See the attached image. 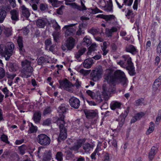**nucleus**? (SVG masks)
Masks as SVG:
<instances>
[{
    "instance_id": "c03bdc74",
    "label": "nucleus",
    "mask_w": 161,
    "mask_h": 161,
    "mask_svg": "<svg viewBox=\"0 0 161 161\" xmlns=\"http://www.w3.org/2000/svg\"><path fill=\"white\" fill-rule=\"evenodd\" d=\"M126 16L127 18L129 19L130 18H133L135 16V14H134L132 11L129 10L127 14L126 15Z\"/></svg>"
},
{
    "instance_id": "c9c22d12",
    "label": "nucleus",
    "mask_w": 161,
    "mask_h": 161,
    "mask_svg": "<svg viewBox=\"0 0 161 161\" xmlns=\"http://www.w3.org/2000/svg\"><path fill=\"white\" fill-rule=\"evenodd\" d=\"M6 16V12L4 10H0V23H2Z\"/></svg>"
},
{
    "instance_id": "052dcab7",
    "label": "nucleus",
    "mask_w": 161,
    "mask_h": 161,
    "mask_svg": "<svg viewBox=\"0 0 161 161\" xmlns=\"http://www.w3.org/2000/svg\"><path fill=\"white\" fill-rule=\"evenodd\" d=\"M144 114L143 112H140L138 113L135 115L136 117L138 120L140 119L144 115Z\"/></svg>"
},
{
    "instance_id": "09e8293b",
    "label": "nucleus",
    "mask_w": 161,
    "mask_h": 161,
    "mask_svg": "<svg viewBox=\"0 0 161 161\" xmlns=\"http://www.w3.org/2000/svg\"><path fill=\"white\" fill-rule=\"evenodd\" d=\"M1 140L3 142L7 143H9V142L8 141V137L6 135H5L4 134L2 135L1 136Z\"/></svg>"
},
{
    "instance_id": "a878e982",
    "label": "nucleus",
    "mask_w": 161,
    "mask_h": 161,
    "mask_svg": "<svg viewBox=\"0 0 161 161\" xmlns=\"http://www.w3.org/2000/svg\"><path fill=\"white\" fill-rule=\"evenodd\" d=\"M41 113L39 111L35 113L33 115L34 120L36 123L39 122L41 118Z\"/></svg>"
},
{
    "instance_id": "a19ab883",
    "label": "nucleus",
    "mask_w": 161,
    "mask_h": 161,
    "mask_svg": "<svg viewBox=\"0 0 161 161\" xmlns=\"http://www.w3.org/2000/svg\"><path fill=\"white\" fill-rule=\"evenodd\" d=\"M65 149V153H66V158L67 159H69L70 158V148L69 147H66Z\"/></svg>"
},
{
    "instance_id": "9d476101",
    "label": "nucleus",
    "mask_w": 161,
    "mask_h": 161,
    "mask_svg": "<svg viewBox=\"0 0 161 161\" xmlns=\"http://www.w3.org/2000/svg\"><path fill=\"white\" fill-rule=\"evenodd\" d=\"M58 111L59 113V117L57 120V123H59L60 122H61L62 121H64V114L66 111V108L64 105H62L58 108Z\"/></svg>"
},
{
    "instance_id": "b1692460",
    "label": "nucleus",
    "mask_w": 161,
    "mask_h": 161,
    "mask_svg": "<svg viewBox=\"0 0 161 161\" xmlns=\"http://www.w3.org/2000/svg\"><path fill=\"white\" fill-rule=\"evenodd\" d=\"M126 50L127 52L130 53L133 55L136 54L137 52L136 48L132 45H130L127 47Z\"/></svg>"
},
{
    "instance_id": "4c0bfd02",
    "label": "nucleus",
    "mask_w": 161,
    "mask_h": 161,
    "mask_svg": "<svg viewBox=\"0 0 161 161\" xmlns=\"http://www.w3.org/2000/svg\"><path fill=\"white\" fill-rule=\"evenodd\" d=\"M55 158L58 161H62L63 160V154L62 152H58L55 155Z\"/></svg>"
},
{
    "instance_id": "ddd939ff",
    "label": "nucleus",
    "mask_w": 161,
    "mask_h": 161,
    "mask_svg": "<svg viewBox=\"0 0 161 161\" xmlns=\"http://www.w3.org/2000/svg\"><path fill=\"white\" fill-rule=\"evenodd\" d=\"M84 113L88 119H92L98 116L97 113L93 110H86L84 111Z\"/></svg>"
},
{
    "instance_id": "e2e57ef3",
    "label": "nucleus",
    "mask_w": 161,
    "mask_h": 161,
    "mask_svg": "<svg viewBox=\"0 0 161 161\" xmlns=\"http://www.w3.org/2000/svg\"><path fill=\"white\" fill-rule=\"evenodd\" d=\"M77 41L76 40L71 37V49L73 48L75 45Z\"/></svg>"
},
{
    "instance_id": "2eb2a0df",
    "label": "nucleus",
    "mask_w": 161,
    "mask_h": 161,
    "mask_svg": "<svg viewBox=\"0 0 161 161\" xmlns=\"http://www.w3.org/2000/svg\"><path fill=\"white\" fill-rule=\"evenodd\" d=\"M11 19L13 20L17 21L19 19V12L15 9H13L10 11Z\"/></svg>"
},
{
    "instance_id": "7c9ffc66",
    "label": "nucleus",
    "mask_w": 161,
    "mask_h": 161,
    "mask_svg": "<svg viewBox=\"0 0 161 161\" xmlns=\"http://www.w3.org/2000/svg\"><path fill=\"white\" fill-rule=\"evenodd\" d=\"M83 45H86L87 46L90 45L92 43L91 40L88 36H86L83 40Z\"/></svg>"
},
{
    "instance_id": "3c124183",
    "label": "nucleus",
    "mask_w": 161,
    "mask_h": 161,
    "mask_svg": "<svg viewBox=\"0 0 161 161\" xmlns=\"http://www.w3.org/2000/svg\"><path fill=\"white\" fill-rule=\"evenodd\" d=\"M64 9V6H61L57 10V13L58 14L62 15L63 14V10Z\"/></svg>"
},
{
    "instance_id": "6e6d98bb",
    "label": "nucleus",
    "mask_w": 161,
    "mask_h": 161,
    "mask_svg": "<svg viewBox=\"0 0 161 161\" xmlns=\"http://www.w3.org/2000/svg\"><path fill=\"white\" fill-rule=\"evenodd\" d=\"M86 93L92 98H93L95 96V93L90 90L86 91Z\"/></svg>"
},
{
    "instance_id": "f3484780",
    "label": "nucleus",
    "mask_w": 161,
    "mask_h": 161,
    "mask_svg": "<svg viewBox=\"0 0 161 161\" xmlns=\"http://www.w3.org/2000/svg\"><path fill=\"white\" fill-rule=\"evenodd\" d=\"M71 8L77 9L80 11H83L86 9V8L84 4L82 2H81V7L78 6L77 4L74 3H71Z\"/></svg>"
},
{
    "instance_id": "de8ad7c7",
    "label": "nucleus",
    "mask_w": 161,
    "mask_h": 161,
    "mask_svg": "<svg viewBox=\"0 0 161 161\" xmlns=\"http://www.w3.org/2000/svg\"><path fill=\"white\" fill-rule=\"evenodd\" d=\"M46 62L45 59L44 57H42L39 58L37 60V63L39 65H41Z\"/></svg>"
},
{
    "instance_id": "49530a36",
    "label": "nucleus",
    "mask_w": 161,
    "mask_h": 161,
    "mask_svg": "<svg viewBox=\"0 0 161 161\" xmlns=\"http://www.w3.org/2000/svg\"><path fill=\"white\" fill-rule=\"evenodd\" d=\"M161 119V110L159 111L158 113L156 119L155 123L156 124L158 125L160 120Z\"/></svg>"
},
{
    "instance_id": "4be33fe9",
    "label": "nucleus",
    "mask_w": 161,
    "mask_h": 161,
    "mask_svg": "<svg viewBox=\"0 0 161 161\" xmlns=\"http://www.w3.org/2000/svg\"><path fill=\"white\" fill-rule=\"evenodd\" d=\"M47 23V21L45 19H39L36 21L37 26L40 28H43Z\"/></svg>"
},
{
    "instance_id": "f03ea898",
    "label": "nucleus",
    "mask_w": 161,
    "mask_h": 161,
    "mask_svg": "<svg viewBox=\"0 0 161 161\" xmlns=\"http://www.w3.org/2000/svg\"><path fill=\"white\" fill-rule=\"evenodd\" d=\"M123 60H117V64L121 67L126 68L128 70L131 75H133L135 73L134 67L131 61V58L128 55H124L122 56Z\"/></svg>"
},
{
    "instance_id": "f257e3e1",
    "label": "nucleus",
    "mask_w": 161,
    "mask_h": 161,
    "mask_svg": "<svg viewBox=\"0 0 161 161\" xmlns=\"http://www.w3.org/2000/svg\"><path fill=\"white\" fill-rule=\"evenodd\" d=\"M104 78L108 82L112 84L121 81L124 86H126L127 79L124 72L120 70H117L114 72L110 70H107L105 73Z\"/></svg>"
},
{
    "instance_id": "412c9836",
    "label": "nucleus",
    "mask_w": 161,
    "mask_h": 161,
    "mask_svg": "<svg viewBox=\"0 0 161 161\" xmlns=\"http://www.w3.org/2000/svg\"><path fill=\"white\" fill-rule=\"evenodd\" d=\"M97 17L104 19L107 21L112 20L114 19L115 18V16L113 15L99 14L97 15Z\"/></svg>"
},
{
    "instance_id": "603ef678",
    "label": "nucleus",
    "mask_w": 161,
    "mask_h": 161,
    "mask_svg": "<svg viewBox=\"0 0 161 161\" xmlns=\"http://www.w3.org/2000/svg\"><path fill=\"white\" fill-rule=\"evenodd\" d=\"M90 71L91 70H87L84 69H81L80 71V73L83 75H88L90 73Z\"/></svg>"
},
{
    "instance_id": "c85d7f7f",
    "label": "nucleus",
    "mask_w": 161,
    "mask_h": 161,
    "mask_svg": "<svg viewBox=\"0 0 161 161\" xmlns=\"http://www.w3.org/2000/svg\"><path fill=\"white\" fill-rule=\"evenodd\" d=\"M117 31V28L115 27H113L111 29H106L105 33L108 37H109L112 36L113 32H115Z\"/></svg>"
},
{
    "instance_id": "473e14b6",
    "label": "nucleus",
    "mask_w": 161,
    "mask_h": 161,
    "mask_svg": "<svg viewBox=\"0 0 161 161\" xmlns=\"http://www.w3.org/2000/svg\"><path fill=\"white\" fill-rule=\"evenodd\" d=\"M3 32L6 36L8 37L12 34L11 28L5 27L3 29Z\"/></svg>"
},
{
    "instance_id": "393cba45",
    "label": "nucleus",
    "mask_w": 161,
    "mask_h": 161,
    "mask_svg": "<svg viewBox=\"0 0 161 161\" xmlns=\"http://www.w3.org/2000/svg\"><path fill=\"white\" fill-rule=\"evenodd\" d=\"M22 15L25 17L28 18L30 15V13L28 9L25 6L23 5L21 7Z\"/></svg>"
},
{
    "instance_id": "864d4df0",
    "label": "nucleus",
    "mask_w": 161,
    "mask_h": 161,
    "mask_svg": "<svg viewBox=\"0 0 161 161\" xmlns=\"http://www.w3.org/2000/svg\"><path fill=\"white\" fill-rule=\"evenodd\" d=\"M5 76V71L2 68L0 67V79L3 78Z\"/></svg>"
},
{
    "instance_id": "0e129e2a",
    "label": "nucleus",
    "mask_w": 161,
    "mask_h": 161,
    "mask_svg": "<svg viewBox=\"0 0 161 161\" xmlns=\"http://www.w3.org/2000/svg\"><path fill=\"white\" fill-rule=\"evenodd\" d=\"M2 91L3 92L4 94L5 95V97H8V94L9 91L7 87H5L2 89Z\"/></svg>"
},
{
    "instance_id": "1a4fd4ad",
    "label": "nucleus",
    "mask_w": 161,
    "mask_h": 161,
    "mask_svg": "<svg viewBox=\"0 0 161 161\" xmlns=\"http://www.w3.org/2000/svg\"><path fill=\"white\" fill-rule=\"evenodd\" d=\"M52 26L54 29L57 31H54L52 34L54 40L57 42L59 37V31H60V27L58 24L57 22L53 20L52 21Z\"/></svg>"
},
{
    "instance_id": "a211bd4d",
    "label": "nucleus",
    "mask_w": 161,
    "mask_h": 161,
    "mask_svg": "<svg viewBox=\"0 0 161 161\" xmlns=\"http://www.w3.org/2000/svg\"><path fill=\"white\" fill-rule=\"evenodd\" d=\"M157 151L158 148L157 147L154 146L152 147L148 155V158L151 161L153 159L156 153L157 152Z\"/></svg>"
},
{
    "instance_id": "cd10ccee",
    "label": "nucleus",
    "mask_w": 161,
    "mask_h": 161,
    "mask_svg": "<svg viewBox=\"0 0 161 161\" xmlns=\"http://www.w3.org/2000/svg\"><path fill=\"white\" fill-rule=\"evenodd\" d=\"M80 86L79 81L76 77L74 76L72 79H71V86H75L77 88Z\"/></svg>"
},
{
    "instance_id": "0eeeda50",
    "label": "nucleus",
    "mask_w": 161,
    "mask_h": 161,
    "mask_svg": "<svg viewBox=\"0 0 161 161\" xmlns=\"http://www.w3.org/2000/svg\"><path fill=\"white\" fill-rule=\"evenodd\" d=\"M102 73V69L99 67L93 70L91 74L92 80L94 81L99 80L101 78Z\"/></svg>"
},
{
    "instance_id": "f704fd0d",
    "label": "nucleus",
    "mask_w": 161,
    "mask_h": 161,
    "mask_svg": "<svg viewBox=\"0 0 161 161\" xmlns=\"http://www.w3.org/2000/svg\"><path fill=\"white\" fill-rule=\"evenodd\" d=\"M154 129V126L153 122H151L150 123V125L148 129L147 130L146 134L147 135H149L153 131Z\"/></svg>"
},
{
    "instance_id": "f8f14e48",
    "label": "nucleus",
    "mask_w": 161,
    "mask_h": 161,
    "mask_svg": "<svg viewBox=\"0 0 161 161\" xmlns=\"http://www.w3.org/2000/svg\"><path fill=\"white\" fill-rule=\"evenodd\" d=\"M85 141V139L84 138L77 140L74 143L73 146L71 148V150L74 151L78 150Z\"/></svg>"
},
{
    "instance_id": "680f3d73",
    "label": "nucleus",
    "mask_w": 161,
    "mask_h": 161,
    "mask_svg": "<svg viewBox=\"0 0 161 161\" xmlns=\"http://www.w3.org/2000/svg\"><path fill=\"white\" fill-rule=\"evenodd\" d=\"M103 161H110L109 159V155L108 153H106L103 157Z\"/></svg>"
},
{
    "instance_id": "5fc2aeb1",
    "label": "nucleus",
    "mask_w": 161,
    "mask_h": 161,
    "mask_svg": "<svg viewBox=\"0 0 161 161\" xmlns=\"http://www.w3.org/2000/svg\"><path fill=\"white\" fill-rule=\"evenodd\" d=\"M51 111V108L50 107L47 108L45 109L43 112V114L45 115L48 114H50Z\"/></svg>"
},
{
    "instance_id": "13d9d810",
    "label": "nucleus",
    "mask_w": 161,
    "mask_h": 161,
    "mask_svg": "<svg viewBox=\"0 0 161 161\" xmlns=\"http://www.w3.org/2000/svg\"><path fill=\"white\" fill-rule=\"evenodd\" d=\"M37 127L36 126H34L33 125V124H31V126L30 128V131L31 133H34L36 132L37 130Z\"/></svg>"
},
{
    "instance_id": "4468645a",
    "label": "nucleus",
    "mask_w": 161,
    "mask_h": 161,
    "mask_svg": "<svg viewBox=\"0 0 161 161\" xmlns=\"http://www.w3.org/2000/svg\"><path fill=\"white\" fill-rule=\"evenodd\" d=\"M80 105V101L78 99L72 97H71V107L75 108H78Z\"/></svg>"
},
{
    "instance_id": "58836bf2",
    "label": "nucleus",
    "mask_w": 161,
    "mask_h": 161,
    "mask_svg": "<svg viewBox=\"0 0 161 161\" xmlns=\"http://www.w3.org/2000/svg\"><path fill=\"white\" fill-rule=\"evenodd\" d=\"M48 1L53 6L55 7H58L60 4V2L57 0H48Z\"/></svg>"
},
{
    "instance_id": "c756f323",
    "label": "nucleus",
    "mask_w": 161,
    "mask_h": 161,
    "mask_svg": "<svg viewBox=\"0 0 161 161\" xmlns=\"http://www.w3.org/2000/svg\"><path fill=\"white\" fill-rule=\"evenodd\" d=\"M121 104L117 102H114L112 103L111 104V108L112 110H114L116 108H120Z\"/></svg>"
},
{
    "instance_id": "423d86ee",
    "label": "nucleus",
    "mask_w": 161,
    "mask_h": 161,
    "mask_svg": "<svg viewBox=\"0 0 161 161\" xmlns=\"http://www.w3.org/2000/svg\"><path fill=\"white\" fill-rule=\"evenodd\" d=\"M62 31L64 33L65 37L68 38L67 40L66 46L68 48H69L70 41V25H65L63 28Z\"/></svg>"
},
{
    "instance_id": "2f4dec72",
    "label": "nucleus",
    "mask_w": 161,
    "mask_h": 161,
    "mask_svg": "<svg viewBox=\"0 0 161 161\" xmlns=\"http://www.w3.org/2000/svg\"><path fill=\"white\" fill-rule=\"evenodd\" d=\"M107 43L104 42L103 45H101V49L103 52V55L104 56L106 55L108 52V50L107 49Z\"/></svg>"
},
{
    "instance_id": "39448f33",
    "label": "nucleus",
    "mask_w": 161,
    "mask_h": 161,
    "mask_svg": "<svg viewBox=\"0 0 161 161\" xmlns=\"http://www.w3.org/2000/svg\"><path fill=\"white\" fill-rule=\"evenodd\" d=\"M37 141L41 145L46 146L50 144L51 140L47 135L42 134L38 136L37 138Z\"/></svg>"
},
{
    "instance_id": "4d7b16f0",
    "label": "nucleus",
    "mask_w": 161,
    "mask_h": 161,
    "mask_svg": "<svg viewBox=\"0 0 161 161\" xmlns=\"http://www.w3.org/2000/svg\"><path fill=\"white\" fill-rule=\"evenodd\" d=\"M133 0H123V3L128 6H131L133 3Z\"/></svg>"
},
{
    "instance_id": "ea45409f",
    "label": "nucleus",
    "mask_w": 161,
    "mask_h": 161,
    "mask_svg": "<svg viewBox=\"0 0 161 161\" xmlns=\"http://www.w3.org/2000/svg\"><path fill=\"white\" fill-rule=\"evenodd\" d=\"M104 10L107 12H110L112 11V4L111 3H110L106 6L104 8Z\"/></svg>"
},
{
    "instance_id": "a18cd8bd",
    "label": "nucleus",
    "mask_w": 161,
    "mask_h": 161,
    "mask_svg": "<svg viewBox=\"0 0 161 161\" xmlns=\"http://www.w3.org/2000/svg\"><path fill=\"white\" fill-rule=\"evenodd\" d=\"M19 148L20 154L22 155L24 154L25 153V150L26 148L25 145H23L21 146H20Z\"/></svg>"
},
{
    "instance_id": "79ce46f5",
    "label": "nucleus",
    "mask_w": 161,
    "mask_h": 161,
    "mask_svg": "<svg viewBox=\"0 0 161 161\" xmlns=\"http://www.w3.org/2000/svg\"><path fill=\"white\" fill-rule=\"evenodd\" d=\"M51 152L49 151L47 155L44 157L43 159V161H49L52 158Z\"/></svg>"
},
{
    "instance_id": "8fccbe9b",
    "label": "nucleus",
    "mask_w": 161,
    "mask_h": 161,
    "mask_svg": "<svg viewBox=\"0 0 161 161\" xmlns=\"http://www.w3.org/2000/svg\"><path fill=\"white\" fill-rule=\"evenodd\" d=\"M40 8L42 11H45L47 8V6L46 4L41 3L40 5Z\"/></svg>"
},
{
    "instance_id": "9b49d317",
    "label": "nucleus",
    "mask_w": 161,
    "mask_h": 161,
    "mask_svg": "<svg viewBox=\"0 0 161 161\" xmlns=\"http://www.w3.org/2000/svg\"><path fill=\"white\" fill-rule=\"evenodd\" d=\"M60 87L65 90L69 91L70 90V85L69 81L67 79H65L62 81H59Z\"/></svg>"
},
{
    "instance_id": "7ed1b4c3",
    "label": "nucleus",
    "mask_w": 161,
    "mask_h": 161,
    "mask_svg": "<svg viewBox=\"0 0 161 161\" xmlns=\"http://www.w3.org/2000/svg\"><path fill=\"white\" fill-rule=\"evenodd\" d=\"M14 47V44L11 42H7L5 46L0 45V55L2 57H4L6 60H8L12 55Z\"/></svg>"
},
{
    "instance_id": "bb28decb",
    "label": "nucleus",
    "mask_w": 161,
    "mask_h": 161,
    "mask_svg": "<svg viewBox=\"0 0 161 161\" xmlns=\"http://www.w3.org/2000/svg\"><path fill=\"white\" fill-rule=\"evenodd\" d=\"M8 67L9 70L11 71H15L18 70L19 68L17 64L14 63H9Z\"/></svg>"
},
{
    "instance_id": "69168bd1",
    "label": "nucleus",
    "mask_w": 161,
    "mask_h": 161,
    "mask_svg": "<svg viewBox=\"0 0 161 161\" xmlns=\"http://www.w3.org/2000/svg\"><path fill=\"white\" fill-rule=\"evenodd\" d=\"M151 42L150 41H148L146 44V49L147 50L149 51L151 48Z\"/></svg>"
},
{
    "instance_id": "37998d69",
    "label": "nucleus",
    "mask_w": 161,
    "mask_h": 161,
    "mask_svg": "<svg viewBox=\"0 0 161 161\" xmlns=\"http://www.w3.org/2000/svg\"><path fill=\"white\" fill-rule=\"evenodd\" d=\"M52 42L51 39H48L45 41V45L46 46L45 49L48 50L49 47L51 45Z\"/></svg>"
},
{
    "instance_id": "dca6fc26",
    "label": "nucleus",
    "mask_w": 161,
    "mask_h": 161,
    "mask_svg": "<svg viewBox=\"0 0 161 161\" xmlns=\"http://www.w3.org/2000/svg\"><path fill=\"white\" fill-rule=\"evenodd\" d=\"M93 64V60L92 58H87L83 62V66L86 68L89 69L91 67Z\"/></svg>"
},
{
    "instance_id": "bf43d9fd",
    "label": "nucleus",
    "mask_w": 161,
    "mask_h": 161,
    "mask_svg": "<svg viewBox=\"0 0 161 161\" xmlns=\"http://www.w3.org/2000/svg\"><path fill=\"white\" fill-rule=\"evenodd\" d=\"M51 123V120L49 119H47L43 121L42 123L43 125H49Z\"/></svg>"
},
{
    "instance_id": "338daca9",
    "label": "nucleus",
    "mask_w": 161,
    "mask_h": 161,
    "mask_svg": "<svg viewBox=\"0 0 161 161\" xmlns=\"http://www.w3.org/2000/svg\"><path fill=\"white\" fill-rule=\"evenodd\" d=\"M157 53H161V42H160L157 47Z\"/></svg>"
},
{
    "instance_id": "6ab92c4d",
    "label": "nucleus",
    "mask_w": 161,
    "mask_h": 161,
    "mask_svg": "<svg viewBox=\"0 0 161 161\" xmlns=\"http://www.w3.org/2000/svg\"><path fill=\"white\" fill-rule=\"evenodd\" d=\"M161 84L160 79L158 78L156 79L152 86L153 92H155L158 90V87Z\"/></svg>"
},
{
    "instance_id": "e433bc0d",
    "label": "nucleus",
    "mask_w": 161,
    "mask_h": 161,
    "mask_svg": "<svg viewBox=\"0 0 161 161\" xmlns=\"http://www.w3.org/2000/svg\"><path fill=\"white\" fill-rule=\"evenodd\" d=\"M86 49L85 48H81L77 53L75 54L76 58H78L86 52Z\"/></svg>"
},
{
    "instance_id": "774afa93",
    "label": "nucleus",
    "mask_w": 161,
    "mask_h": 161,
    "mask_svg": "<svg viewBox=\"0 0 161 161\" xmlns=\"http://www.w3.org/2000/svg\"><path fill=\"white\" fill-rule=\"evenodd\" d=\"M10 5L13 7L14 8L16 6V3L15 0H8Z\"/></svg>"
},
{
    "instance_id": "20e7f679",
    "label": "nucleus",
    "mask_w": 161,
    "mask_h": 161,
    "mask_svg": "<svg viewBox=\"0 0 161 161\" xmlns=\"http://www.w3.org/2000/svg\"><path fill=\"white\" fill-rule=\"evenodd\" d=\"M31 62L27 60L22 61L21 62L22 70L20 76L24 78L30 77L33 71V67L31 66Z\"/></svg>"
},
{
    "instance_id": "72a5a7b5",
    "label": "nucleus",
    "mask_w": 161,
    "mask_h": 161,
    "mask_svg": "<svg viewBox=\"0 0 161 161\" xmlns=\"http://www.w3.org/2000/svg\"><path fill=\"white\" fill-rule=\"evenodd\" d=\"M97 47L96 43H92L88 48V50L87 52V55H89L91 54L92 52L95 51V48Z\"/></svg>"
},
{
    "instance_id": "5701e85b",
    "label": "nucleus",
    "mask_w": 161,
    "mask_h": 161,
    "mask_svg": "<svg viewBox=\"0 0 161 161\" xmlns=\"http://www.w3.org/2000/svg\"><path fill=\"white\" fill-rule=\"evenodd\" d=\"M17 42L19 46V48L20 53L21 54H23L24 52V49L23 48V46L22 42V39L21 37H19L17 40Z\"/></svg>"
},
{
    "instance_id": "aec40b11",
    "label": "nucleus",
    "mask_w": 161,
    "mask_h": 161,
    "mask_svg": "<svg viewBox=\"0 0 161 161\" xmlns=\"http://www.w3.org/2000/svg\"><path fill=\"white\" fill-rule=\"evenodd\" d=\"M83 148L86 153H89L90 151L93 149V146L92 144L88 143L84 144L82 146Z\"/></svg>"
},
{
    "instance_id": "6e6552de",
    "label": "nucleus",
    "mask_w": 161,
    "mask_h": 161,
    "mask_svg": "<svg viewBox=\"0 0 161 161\" xmlns=\"http://www.w3.org/2000/svg\"><path fill=\"white\" fill-rule=\"evenodd\" d=\"M59 124L60 129V132L58 138V139H64L67 137L66 130L64 126L65 122L64 121H62L59 123H57Z\"/></svg>"
}]
</instances>
